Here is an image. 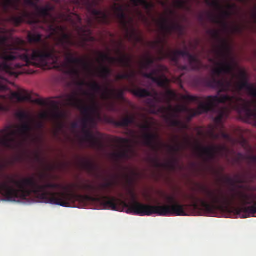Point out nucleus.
<instances>
[{"label": "nucleus", "instance_id": "nucleus-1", "mask_svg": "<svg viewBox=\"0 0 256 256\" xmlns=\"http://www.w3.org/2000/svg\"><path fill=\"white\" fill-rule=\"evenodd\" d=\"M170 205L168 204H158L151 206L142 204L134 202L130 204L120 200L112 198H104L102 204L106 208L129 214H134L140 216H150L154 214L161 216H185L191 214H196L200 211L212 212V206L202 200L196 202L193 205H181L174 202V198L172 196L166 198Z\"/></svg>", "mask_w": 256, "mask_h": 256}, {"label": "nucleus", "instance_id": "nucleus-3", "mask_svg": "<svg viewBox=\"0 0 256 256\" xmlns=\"http://www.w3.org/2000/svg\"><path fill=\"white\" fill-rule=\"evenodd\" d=\"M31 126L30 123L22 125L20 128L10 127L0 132V144L12 146L13 143L19 136H23L29 132Z\"/></svg>", "mask_w": 256, "mask_h": 256}, {"label": "nucleus", "instance_id": "nucleus-13", "mask_svg": "<svg viewBox=\"0 0 256 256\" xmlns=\"http://www.w3.org/2000/svg\"><path fill=\"white\" fill-rule=\"evenodd\" d=\"M68 104H71V105H74V106H77L78 105V102L76 100V98L75 96H70L68 97Z\"/></svg>", "mask_w": 256, "mask_h": 256}, {"label": "nucleus", "instance_id": "nucleus-6", "mask_svg": "<svg viewBox=\"0 0 256 256\" xmlns=\"http://www.w3.org/2000/svg\"><path fill=\"white\" fill-rule=\"evenodd\" d=\"M240 202L243 207L236 210V212L241 218H246L256 214V204L252 207H246L247 204L254 202V197L252 196L242 195L240 198Z\"/></svg>", "mask_w": 256, "mask_h": 256}, {"label": "nucleus", "instance_id": "nucleus-5", "mask_svg": "<svg viewBox=\"0 0 256 256\" xmlns=\"http://www.w3.org/2000/svg\"><path fill=\"white\" fill-rule=\"evenodd\" d=\"M6 96L12 102L27 100L30 98V94L27 91L18 90L16 92H11L0 82V97L6 98Z\"/></svg>", "mask_w": 256, "mask_h": 256}, {"label": "nucleus", "instance_id": "nucleus-18", "mask_svg": "<svg viewBox=\"0 0 256 256\" xmlns=\"http://www.w3.org/2000/svg\"><path fill=\"white\" fill-rule=\"evenodd\" d=\"M14 66L15 67H17V68H19V67L21 66H20V65H16V66Z\"/></svg>", "mask_w": 256, "mask_h": 256}, {"label": "nucleus", "instance_id": "nucleus-9", "mask_svg": "<svg viewBox=\"0 0 256 256\" xmlns=\"http://www.w3.org/2000/svg\"><path fill=\"white\" fill-rule=\"evenodd\" d=\"M123 9V6H119L118 4H115L113 7L114 14L119 18L120 23H122V24L125 26L126 25V22L128 18L124 17V16L122 12Z\"/></svg>", "mask_w": 256, "mask_h": 256}, {"label": "nucleus", "instance_id": "nucleus-8", "mask_svg": "<svg viewBox=\"0 0 256 256\" xmlns=\"http://www.w3.org/2000/svg\"><path fill=\"white\" fill-rule=\"evenodd\" d=\"M19 56L17 50L12 49H6L0 54V58L6 60H11Z\"/></svg>", "mask_w": 256, "mask_h": 256}, {"label": "nucleus", "instance_id": "nucleus-7", "mask_svg": "<svg viewBox=\"0 0 256 256\" xmlns=\"http://www.w3.org/2000/svg\"><path fill=\"white\" fill-rule=\"evenodd\" d=\"M48 54L44 50H34L28 54L26 59L28 61H32L34 64H42L46 59L48 60Z\"/></svg>", "mask_w": 256, "mask_h": 256}, {"label": "nucleus", "instance_id": "nucleus-12", "mask_svg": "<svg viewBox=\"0 0 256 256\" xmlns=\"http://www.w3.org/2000/svg\"><path fill=\"white\" fill-rule=\"evenodd\" d=\"M233 64L232 63H226L223 64L221 66L222 68L220 72H228L232 68Z\"/></svg>", "mask_w": 256, "mask_h": 256}, {"label": "nucleus", "instance_id": "nucleus-15", "mask_svg": "<svg viewBox=\"0 0 256 256\" xmlns=\"http://www.w3.org/2000/svg\"><path fill=\"white\" fill-rule=\"evenodd\" d=\"M30 40L31 41H38L40 40L39 35H29Z\"/></svg>", "mask_w": 256, "mask_h": 256}, {"label": "nucleus", "instance_id": "nucleus-17", "mask_svg": "<svg viewBox=\"0 0 256 256\" xmlns=\"http://www.w3.org/2000/svg\"><path fill=\"white\" fill-rule=\"evenodd\" d=\"M140 94H139L140 96H145V92L144 91L142 90V91H140Z\"/></svg>", "mask_w": 256, "mask_h": 256}, {"label": "nucleus", "instance_id": "nucleus-10", "mask_svg": "<svg viewBox=\"0 0 256 256\" xmlns=\"http://www.w3.org/2000/svg\"><path fill=\"white\" fill-rule=\"evenodd\" d=\"M209 102L211 104H215L219 102H233L232 99H230L226 96H219L209 98Z\"/></svg>", "mask_w": 256, "mask_h": 256}, {"label": "nucleus", "instance_id": "nucleus-16", "mask_svg": "<svg viewBox=\"0 0 256 256\" xmlns=\"http://www.w3.org/2000/svg\"><path fill=\"white\" fill-rule=\"evenodd\" d=\"M48 116L47 112H44L40 114V116L42 118H46Z\"/></svg>", "mask_w": 256, "mask_h": 256}, {"label": "nucleus", "instance_id": "nucleus-11", "mask_svg": "<svg viewBox=\"0 0 256 256\" xmlns=\"http://www.w3.org/2000/svg\"><path fill=\"white\" fill-rule=\"evenodd\" d=\"M0 70L4 71L10 75H15L16 74L14 71L13 66H8L7 64H0Z\"/></svg>", "mask_w": 256, "mask_h": 256}, {"label": "nucleus", "instance_id": "nucleus-19", "mask_svg": "<svg viewBox=\"0 0 256 256\" xmlns=\"http://www.w3.org/2000/svg\"><path fill=\"white\" fill-rule=\"evenodd\" d=\"M144 5L145 6L148 7V6L146 5V2H145V4Z\"/></svg>", "mask_w": 256, "mask_h": 256}, {"label": "nucleus", "instance_id": "nucleus-2", "mask_svg": "<svg viewBox=\"0 0 256 256\" xmlns=\"http://www.w3.org/2000/svg\"><path fill=\"white\" fill-rule=\"evenodd\" d=\"M31 179H26L21 184L9 187L6 184H0V194L10 201H18L19 198H23L28 196L29 191L28 187L32 185Z\"/></svg>", "mask_w": 256, "mask_h": 256}, {"label": "nucleus", "instance_id": "nucleus-4", "mask_svg": "<svg viewBox=\"0 0 256 256\" xmlns=\"http://www.w3.org/2000/svg\"><path fill=\"white\" fill-rule=\"evenodd\" d=\"M38 197L44 202L62 206H68L72 201V196L68 194H54L49 188L42 189L38 194Z\"/></svg>", "mask_w": 256, "mask_h": 256}, {"label": "nucleus", "instance_id": "nucleus-14", "mask_svg": "<svg viewBox=\"0 0 256 256\" xmlns=\"http://www.w3.org/2000/svg\"><path fill=\"white\" fill-rule=\"evenodd\" d=\"M145 2H146L145 0H131L132 4L135 5V6L144 4Z\"/></svg>", "mask_w": 256, "mask_h": 256}, {"label": "nucleus", "instance_id": "nucleus-20", "mask_svg": "<svg viewBox=\"0 0 256 256\" xmlns=\"http://www.w3.org/2000/svg\"><path fill=\"white\" fill-rule=\"evenodd\" d=\"M144 5L145 6L148 7V6L146 5V2H145V4Z\"/></svg>", "mask_w": 256, "mask_h": 256}]
</instances>
